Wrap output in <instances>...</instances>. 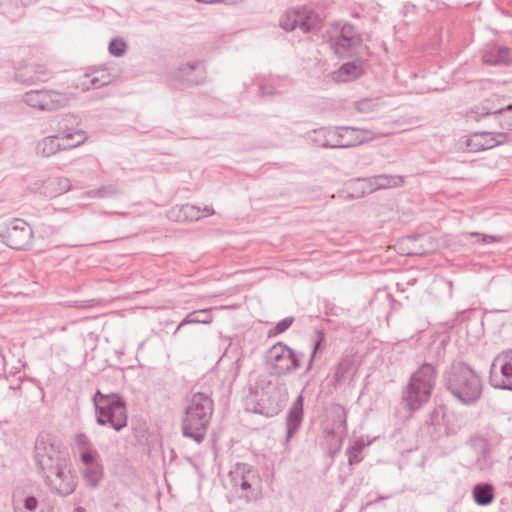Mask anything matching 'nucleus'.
<instances>
[{"label": "nucleus", "instance_id": "obj_6", "mask_svg": "<svg viewBox=\"0 0 512 512\" xmlns=\"http://www.w3.org/2000/svg\"><path fill=\"white\" fill-rule=\"evenodd\" d=\"M232 489L246 501L256 500L261 493V478L250 464L237 462L229 472Z\"/></svg>", "mask_w": 512, "mask_h": 512}, {"label": "nucleus", "instance_id": "obj_21", "mask_svg": "<svg viewBox=\"0 0 512 512\" xmlns=\"http://www.w3.org/2000/svg\"><path fill=\"white\" fill-rule=\"evenodd\" d=\"M482 60L490 66H509L512 63L511 50L506 46H489L483 51Z\"/></svg>", "mask_w": 512, "mask_h": 512}, {"label": "nucleus", "instance_id": "obj_43", "mask_svg": "<svg viewBox=\"0 0 512 512\" xmlns=\"http://www.w3.org/2000/svg\"><path fill=\"white\" fill-rule=\"evenodd\" d=\"M470 236L471 237H481V241L483 243L500 242L503 239L502 236L481 234L479 232H472V233H470Z\"/></svg>", "mask_w": 512, "mask_h": 512}, {"label": "nucleus", "instance_id": "obj_45", "mask_svg": "<svg viewBox=\"0 0 512 512\" xmlns=\"http://www.w3.org/2000/svg\"><path fill=\"white\" fill-rule=\"evenodd\" d=\"M38 503V499L35 496H27L23 500L24 508L30 512H33L37 509Z\"/></svg>", "mask_w": 512, "mask_h": 512}, {"label": "nucleus", "instance_id": "obj_13", "mask_svg": "<svg viewBox=\"0 0 512 512\" xmlns=\"http://www.w3.org/2000/svg\"><path fill=\"white\" fill-rule=\"evenodd\" d=\"M489 381L494 388L512 391V350L501 353L493 360Z\"/></svg>", "mask_w": 512, "mask_h": 512}, {"label": "nucleus", "instance_id": "obj_32", "mask_svg": "<svg viewBox=\"0 0 512 512\" xmlns=\"http://www.w3.org/2000/svg\"><path fill=\"white\" fill-rule=\"evenodd\" d=\"M354 106L359 113H372L377 111L381 104L377 98H363L355 102Z\"/></svg>", "mask_w": 512, "mask_h": 512}, {"label": "nucleus", "instance_id": "obj_11", "mask_svg": "<svg viewBox=\"0 0 512 512\" xmlns=\"http://www.w3.org/2000/svg\"><path fill=\"white\" fill-rule=\"evenodd\" d=\"M22 101L33 109L52 112L65 107L69 103V97L56 90L40 89L26 92Z\"/></svg>", "mask_w": 512, "mask_h": 512}, {"label": "nucleus", "instance_id": "obj_54", "mask_svg": "<svg viewBox=\"0 0 512 512\" xmlns=\"http://www.w3.org/2000/svg\"><path fill=\"white\" fill-rule=\"evenodd\" d=\"M21 495V491L19 488H16L13 492V495H12V498H13V506H14V510L16 511L17 509V506H16V502L17 501H20L19 497Z\"/></svg>", "mask_w": 512, "mask_h": 512}, {"label": "nucleus", "instance_id": "obj_16", "mask_svg": "<svg viewBox=\"0 0 512 512\" xmlns=\"http://www.w3.org/2000/svg\"><path fill=\"white\" fill-rule=\"evenodd\" d=\"M78 125V117L72 114L65 115L58 124V137L61 138L62 141H69L70 139L77 138L75 142L67 143L65 148H75L83 144L87 136L85 132L81 129L76 128Z\"/></svg>", "mask_w": 512, "mask_h": 512}, {"label": "nucleus", "instance_id": "obj_62", "mask_svg": "<svg viewBox=\"0 0 512 512\" xmlns=\"http://www.w3.org/2000/svg\"><path fill=\"white\" fill-rule=\"evenodd\" d=\"M180 329H178V327L175 329V331L173 332V335H176L178 333Z\"/></svg>", "mask_w": 512, "mask_h": 512}, {"label": "nucleus", "instance_id": "obj_52", "mask_svg": "<svg viewBox=\"0 0 512 512\" xmlns=\"http://www.w3.org/2000/svg\"><path fill=\"white\" fill-rule=\"evenodd\" d=\"M366 444L363 441L357 440L354 444L349 448L357 453H361Z\"/></svg>", "mask_w": 512, "mask_h": 512}, {"label": "nucleus", "instance_id": "obj_4", "mask_svg": "<svg viewBox=\"0 0 512 512\" xmlns=\"http://www.w3.org/2000/svg\"><path fill=\"white\" fill-rule=\"evenodd\" d=\"M308 137L313 143L323 148H349L375 138L373 132L369 130L350 126L315 129L309 133Z\"/></svg>", "mask_w": 512, "mask_h": 512}, {"label": "nucleus", "instance_id": "obj_61", "mask_svg": "<svg viewBox=\"0 0 512 512\" xmlns=\"http://www.w3.org/2000/svg\"><path fill=\"white\" fill-rule=\"evenodd\" d=\"M388 498H389L388 496H381V497H379V499H378V500H376L375 502H378L379 500H383V499H388Z\"/></svg>", "mask_w": 512, "mask_h": 512}, {"label": "nucleus", "instance_id": "obj_36", "mask_svg": "<svg viewBox=\"0 0 512 512\" xmlns=\"http://www.w3.org/2000/svg\"><path fill=\"white\" fill-rule=\"evenodd\" d=\"M126 48V42L118 38L112 39L108 46L109 53L114 57L123 56L126 52Z\"/></svg>", "mask_w": 512, "mask_h": 512}, {"label": "nucleus", "instance_id": "obj_50", "mask_svg": "<svg viewBox=\"0 0 512 512\" xmlns=\"http://www.w3.org/2000/svg\"><path fill=\"white\" fill-rule=\"evenodd\" d=\"M259 93L261 96H271L275 94V89L271 85L260 86Z\"/></svg>", "mask_w": 512, "mask_h": 512}, {"label": "nucleus", "instance_id": "obj_23", "mask_svg": "<svg viewBox=\"0 0 512 512\" xmlns=\"http://www.w3.org/2000/svg\"><path fill=\"white\" fill-rule=\"evenodd\" d=\"M299 19V28L304 33L317 32L321 28L320 16L311 9H299Z\"/></svg>", "mask_w": 512, "mask_h": 512}, {"label": "nucleus", "instance_id": "obj_8", "mask_svg": "<svg viewBox=\"0 0 512 512\" xmlns=\"http://www.w3.org/2000/svg\"><path fill=\"white\" fill-rule=\"evenodd\" d=\"M53 494L71 495L77 488V477L72 472L69 458L40 473Z\"/></svg>", "mask_w": 512, "mask_h": 512}, {"label": "nucleus", "instance_id": "obj_20", "mask_svg": "<svg viewBox=\"0 0 512 512\" xmlns=\"http://www.w3.org/2000/svg\"><path fill=\"white\" fill-rule=\"evenodd\" d=\"M304 397L302 394L298 395L296 400L292 403L286 416V437L285 441L289 442L296 432L299 430L304 416L303 411Z\"/></svg>", "mask_w": 512, "mask_h": 512}, {"label": "nucleus", "instance_id": "obj_24", "mask_svg": "<svg viewBox=\"0 0 512 512\" xmlns=\"http://www.w3.org/2000/svg\"><path fill=\"white\" fill-rule=\"evenodd\" d=\"M59 140L61 138L58 137V134L45 137L38 143L37 152L44 157H49L60 150H68L69 148L64 147L67 143H61Z\"/></svg>", "mask_w": 512, "mask_h": 512}, {"label": "nucleus", "instance_id": "obj_10", "mask_svg": "<svg viewBox=\"0 0 512 512\" xmlns=\"http://www.w3.org/2000/svg\"><path fill=\"white\" fill-rule=\"evenodd\" d=\"M362 44V37L357 28L350 24H343L339 30L329 38V45L338 57H350L355 54Z\"/></svg>", "mask_w": 512, "mask_h": 512}, {"label": "nucleus", "instance_id": "obj_38", "mask_svg": "<svg viewBox=\"0 0 512 512\" xmlns=\"http://www.w3.org/2000/svg\"><path fill=\"white\" fill-rule=\"evenodd\" d=\"M294 322V317H286L282 320H280L273 328H271L268 332V336H276L283 332H285L287 329L290 328V326Z\"/></svg>", "mask_w": 512, "mask_h": 512}, {"label": "nucleus", "instance_id": "obj_49", "mask_svg": "<svg viewBox=\"0 0 512 512\" xmlns=\"http://www.w3.org/2000/svg\"><path fill=\"white\" fill-rule=\"evenodd\" d=\"M240 363H241V357L237 356L235 360L232 362L231 368H232V380L234 381L239 373H240Z\"/></svg>", "mask_w": 512, "mask_h": 512}, {"label": "nucleus", "instance_id": "obj_33", "mask_svg": "<svg viewBox=\"0 0 512 512\" xmlns=\"http://www.w3.org/2000/svg\"><path fill=\"white\" fill-rule=\"evenodd\" d=\"M184 221H197L203 217L202 211L199 207L192 204L180 205V210Z\"/></svg>", "mask_w": 512, "mask_h": 512}, {"label": "nucleus", "instance_id": "obj_25", "mask_svg": "<svg viewBox=\"0 0 512 512\" xmlns=\"http://www.w3.org/2000/svg\"><path fill=\"white\" fill-rule=\"evenodd\" d=\"M473 498L476 504L486 506L494 500V488L489 483H478L472 490Z\"/></svg>", "mask_w": 512, "mask_h": 512}, {"label": "nucleus", "instance_id": "obj_15", "mask_svg": "<svg viewBox=\"0 0 512 512\" xmlns=\"http://www.w3.org/2000/svg\"><path fill=\"white\" fill-rule=\"evenodd\" d=\"M504 102V98L499 95H492L468 110L466 118L477 122L482 118L492 116L498 122L506 105Z\"/></svg>", "mask_w": 512, "mask_h": 512}, {"label": "nucleus", "instance_id": "obj_1", "mask_svg": "<svg viewBox=\"0 0 512 512\" xmlns=\"http://www.w3.org/2000/svg\"><path fill=\"white\" fill-rule=\"evenodd\" d=\"M444 384L452 397L465 406L474 405L482 396V378L465 362L451 365L444 374Z\"/></svg>", "mask_w": 512, "mask_h": 512}, {"label": "nucleus", "instance_id": "obj_34", "mask_svg": "<svg viewBox=\"0 0 512 512\" xmlns=\"http://www.w3.org/2000/svg\"><path fill=\"white\" fill-rule=\"evenodd\" d=\"M273 389L277 392V396H271L269 399L272 401L271 404L273 405V411L278 413L287 400L288 392L285 387L275 386Z\"/></svg>", "mask_w": 512, "mask_h": 512}, {"label": "nucleus", "instance_id": "obj_41", "mask_svg": "<svg viewBox=\"0 0 512 512\" xmlns=\"http://www.w3.org/2000/svg\"><path fill=\"white\" fill-rule=\"evenodd\" d=\"M324 343H325L324 332L321 330H317L315 338L313 340L312 353L317 354L318 350L324 345Z\"/></svg>", "mask_w": 512, "mask_h": 512}, {"label": "nucleus", "instance_id": "obj_40", "mask_svg": "<svg viewBox=\"0 0 512 512\" xmlns=\"http://www.w3.org/2000/svg\"><path fill=\"white\" fill-rule=\"evenodd\" d=\"M80 458L85 467L91 466L92 464H99L96 461V452L92 451L91 449L82 452Z\"/></svg>", "mask_w": 512, "mask_h": 512}, {"label": "nucleus", "instance_id": "obj_51", "mask_svg": "<svg viewBox=\"0 0 512 512\" xmlns=\"http://www.w3.org/2000/svg\"><path fill=\"white\" fill-rule=\"evenodd\" d=\"M77 88H81L83 91L90 90L89 82L87 80H84L82 76L79 77L78 82L76 84Z\"/></svg>", "mask_w": 512, "mask_h": 512}, {"label": "nucleus", "instance_id": "obj_46", "mask_svg": "<svg viewBox=\"0 0 512 512\" xmlns=\"http://www.w3.org/2000/svg\"><path fill=\"white\" fill-rule=\"evenodd\" d=\"M490 454V446L486 440H481L479 456L477 462L480 463L481 459L485 460Z\"/></svg>", "mask_w": 512, "mask_h": 512}, {"label": "nucleus", "instance_id": "obj_59", "mask_svg": "<svg viewBox=\"0 0 512 512\" xmlns=\"http://www.w3.org/2000/svg\"><path fill=\"white\" fill-rule=\"evenodd\" d=\"M341 423H342V425H343V432H346V430H347V427H346V419H343Z\"/></svg>", "mask_w": 512, "mask_h": 512}, {"label": "nucleus", "instance_id": "obj_47", "mask_svg": "<svg viewBox=\"0 0 512 512\" xmlns=\"http://www.w3.org/2000/svg\"><path fill=\"white\" fill-rule=\"evenodd\" d=\"M179 210L180 206H175L171 208L168 212V218L176 222H185L184 217L182 216V213Z\"/></svg>", "mask_w": 512, "mask_h": 512}, {"label": "nucleus", "instance_id": "obj_63", "mask_svg": "<svg viewBox=\"0 0 512 512\" xmlns=\"http://www.w3.org/2000/svg\"><path fill=\"white\" fill-rule=\"evenodd\" d=\"M227 354H228V352L226 351V352L223 354V356H222V358H221L220 360H222L223 358L227 357Z\"/></svg>", "mask_w": 512, "mask_h": 512}, {"label": "nucleus", "instance_id": "obj_5", "mask_svg": "<svg viewBox=\"0 0 512 512\" xmlns=\"http://www.w3.org/2000/svg\"><path fill=\"white\" fill-rule=\"evenodd\" d=\"M92 400L98 425H110V427L117 432L127 426L128 416L126 403L119 394H104L98 389Z\"/></svg>", "mask_w": 512, "mask_h": 512}, {"label": "nucleus", "instance_id": "obj_57", "mask_svg": "<svg viewBox=\"0 0 512 512\" xmlns=\"http://www.w3.org/2000/svg\"><path fill=\"white\" fill-rule=\"evenodd\" d=\"M202 211V215L203 217L204 216H210V215H213L215 213L214 209L212 207H209V206H205Z\"/></svg>", "mask_w": 512, "mask_h": 512}, {"label": "nucleus", "instance_id": "obj_39", "mask_svg": "<svg viewBox=\"0 0 512 512\" xmlns=\"http://www.w3.org/2000/svg\"><path fill=\"white\" fill-rule=\"evenodd\" d=\"M357 182L361 185L362 188V195L364 194H370L377 190V188L374 187V182L372 181L371 177L366 178H359L357 179Z\"/></svg>", "mask_w": 512, "mask_h": 512}, {"label": "nucleus", "instance_id": "obj_28", "mask_svg": "<svg viewBox=\"0 0 512 512\" xmlns=\"http://www.w3.org/2000/svg\"><path fill=\"white\" fill-rule=\"evenodd\" d=\"M83 478L90 488H97L103 477V468L100 464H92L83 469Z\"/></svg>", "mask_w": 512, "mask_h": 512}, {"label": "nucleus", "instance_id": "obj_12", "mask_svg": "<svg viewBox=\"0 0 512 512\" xmlns=\"http://www.w3.org/2000/svg\"><path fill=\"white\" fill-rule=\"evenodd\" d=\"M0 236L11 249L24 250L32 242L33 230L26 221L15 218L5 224Z\"/></svg>", "mask_w": 512, "mask_h": 512}, {"label": "nucleus", "instance_id": "obj_35", "mask_svg": "<svg viewBox=\"0 0 512 512\" xmlns=\"http://www.w3.org/2000/svg\"><path fill=\"white\" fill-rule=\"evenodd\" d=\"M49 185L55 187V194H63L71 189L70 180L66 177H55L48 181Z\"/></svg>", "mask_w": 512, "mask_h": 512}, {"label": "nucleus", "instance_id": "obj_17", "mask_svg": "<svg viewBox=\"0 0 512 512\" xmlns=\"http://www.w3.org/2000/svg\"><path fill=\"white\" fill-rule=\"evenodd\" d=\"M50 72L41 64H27L18 67L15 71V81L24 85H33L45 82L50 78Z\"/></svg>", "mask_w": 512, "mask_h": 512}, {"label": "nucleus", "instance_id": "obj_2", "mask_svg": "<svg viewBox=\"0 0 512 512\" xmlns=\"http://www.w3.org/2000/svg\"><path fill=\"white\" fill-rule=\"evenodd\" d=\"M214 412V401L203 392L192 394L181 421L182 434L200 444L205 439Z\"/></svg>", "mask_w": 512, "mask_h": 512}, {"label": "nucleus", "instance_id": "obj_42", "mask_svg": "<svg viewBox=\"0 0 512 512\" xmlns=\"http://www.w3.org/2000/svg\"><path fill=\"white\" fill-rule=\"evenodd\" d=\"M75 443L80 449L89 450L91 447V442L84 433L76 434Z\"/></svg>", "mask_w": 512, "mask_h": 512}, {"label": "nucleus", "instance_id": "obj_30", "mask_svg": "<svg viewBox=\"0 0 512 512\" xmlns=\"http://www.w3.org/2000/svg\"><path fill=\"white\" fill-rule=\"evenodd\" d=\"M96 73L99 71L93 70L82 75V78L89 82L91 89H98L111 83V76L105 70H102V78H98Z\"/></svg>", "mask_w": 512, "mask_h": 512}, {"label": "nucleus", "instance_id": "obj_48", "mask_svg": "<svg viewBox=\"0 0 512 512\" xmlns=\"http://www.w3.org/2000/svg\"><path fill=\"white\" fill-rule=\"evenodd\" d=\"M347 455H348V463L351 466L359 464L363 459V457L361 456V453H357L351 449L347 450Z\"/></svg>", "mask_w": 512, "mask_h": 512}, {"label": "nucleus", "instance_id": "obj_27", "mask_svg": "<svg viewBox=\"0 0 512 512\" xmlns=\"http://www.w3.org/2000/svg\"><path fill=\"white\" fill-rule=\"evenodd\" d=\"M213 320L211 315V309H202L193 311L187 314V316L179 323L178 329L188 324H210Z\"/></svg>", "mask_w": 512, "mask_h": 512}, {"label": "nucleus", "instance_id": "obj_58", "mask_svg": "<svg viewBox=\"0 0 512 512\" xmlns=\"http://www.w3.org/2000/svg\"><path fill=\"white\" fill-rule=\"evenodd\" d=\"M74 512H86V510L83 507H77L74 509Z\"/></svg>", "mask_w": 512, "mask_h": 512}, {"label": "nucleus", "instance_id": "obj_64", "mask_svg": "<svg viewBox=\"0 0 512 512\" xmlns=\"http://www.w3.org/2000/svg\"><path fill=\"white\" fill-rule=\"evenodd\" d=\"M328 435H334V431L333 430L328 431Z\"/></svg>", "mask_w": 512, "mask_h": 512}, {"label": "nucleus", "instance_id": "obj_56", "mask_svg": "<svg viewBox=\"0 0 512 512\" xmlns=\"http://www.w3.org/2000/svg\"><path fill=\"white\" fill-rule=\"evenodd\" d=\"M315 359H316V354L311 352V355L309 357V360H308V363H307V367H306V370H305L306 373L311 370Z\"/></svg>", "mask_w": 512, "mask_h": 512}, {"label": "nucleus", "instance_id": "obj_18", "mask_svg": "<svg viewBox=\"0 0 512 512\" xmlns=\"http://www.w3.org/2000/svg\"><path fill=\"white\" fill-rule=\"evenodd\" d=\"M174 78L183 84L200 85L205 80V70L201 62H188L178 67Z\"/></svg>", "mask_w": 512, "mask_h": 512}, {"label": "nucleus", "instance_id": "obj_9", "mask_svg": "<svg viewBox=\"0 0 512 512\" xmlns=\"http://www.w3.org/2000/svg\"><path fill=\"white\" fill-rule=\"evenodd\" d=\"M60 443L48 432H41L35 441V461L40 473L67 459Z\"/></svg>", "mask_w": 512, "mask_h": 512}, {"label": "nucleus", "instance_id": "obj_19", "mask_svg": "<svg viewBox=\"0 0 512 512\" xmlns=\"http://www.w3.org/2000/svg\"><path fill=\"white\" fill-rule=\"evenodd\" d=\"M504 134L494 135L490 132H475L466 141L469 151L479 152L494 148L503 142Z\"/></svg>", "mask_w": 512, "mask_h": 512}, {"label": "nucleus", "instance_id": "obj_14", "mask_svg": "<svg viewBox=\"0 0 512 512\" xmlns=\"http://www.w3.org/2000/svg\"><path fill=\"white\" fill-rule=\"evenodd\" d=\"M424 426L433 441L455 434L456 430L449 425L444 406L434 407L424 421Z\"/></svg>", "mask_w": 512, "mask_h": 512}, {"label": "nucleus", "instance_id": "obj_60", "mask_svg": "<svg viewBox=\"0 0 512 512\" xmlns=\"http://www.w3.org/2000/svg\"><path fill=\"white\" fill-rule=\"evenodd\" d=\"M77 138L70 139L69 141H62V143H72L75 142Z\"/></svg>", "mask_w": 512, "mask_h": 512}, {"label": "nucleus", "instance_id": "obj_26", "mask_svg": "<svg viewBox=\"0 0 512 512\" xmlns=\"http://www.w3.org/2000/svg\"><path fill=\"white\" fill-rule=\"evenodd\" d=\"M372 181L377 190L400 187L404 184V178L402 176L389 174L372 176Z\"/></svg>", "mask_w": 512, "mask_h": 512}, {"label": "nucleus", "instance_id": "obj_44", "mask_svg": "<svg viewBox=\"0 0 512 512\" xmlns=\"http://www.w3.org/2000/svg\"><path fill=\"white\" fill-rule=\"evenodd\" d=\"M96 304L95 299L69 301L68 306L74 308H89Z\"/></svg>", "mask_w": 512, "mask_h": 512}, {"label": "nucleus", "instance_id": "obj_55", "mask_svg": "<svg viewBox=\"0 0 512 512\" xmlns=\"http://www.w3.org/2000/svg\"><path fill=\"white\" fill-rule=\"evenodd\" d=\"M5 366H6L5 356L2 352V350L0 349V377L2 376L3 372L5 371Z\"/></svg>", "mask_w": 512, "mask_h": 512}, {"label": "nucleus", "instance_id": "obj_3", "mask_svg": "<svg viewBox=\"0 0 512 512\" xmlns=\"http://www.w3.org/2000/svg\"><path fill=\"white\" fill-rule=\"evenodd\" d=\"M437 369L428 362H424L411 375L406 389L402 393V400L410 411L420 409L427 403L436 383Z\"/></svg>", "mask_w": 512, "mask_h": 512}, {"label": "nucleus", "instance_id": "obj_53", "mask_svg": "<svg viewBox=\"0 0 512 512\" xmlns=\"http://www.w3.org/2000/svg\"><path fill=\"white\" fill-rule=\"evenodd\" d=\"M199 3H205V4H215V3H225V4H233L234 0H195Z\"/></svg>", "mask_w": 512, "mask_h": 512}, {"label": "nucleus", "instance_id": "obj_22", "mask_svg": "<svg viewBox=\"0 0 512 512\" xmlns=\"http://www.w3.org/2000/svg\"><path fill=\"white\" fill-rule=\"evenodd\" d=\"M364 72L365 70L361 63L354 61L346 62L333 73V79L338 82H350L360 78Z\"/></svg>", "mask_w": 512, "mask_h": 512}, {"label": "nucleus", "instance_id": "obj_37", "mask_svg": "<svg viewBox=\"0 0 512 512\" xmlns=\"http://www.w3.org/2000/svg\"><path fill=\"white\" fill-rule=\"evenodd\" d=\"M499 126L505 130L512 131V104L508 103L505 105L502 115L498 121Z\"/></svg>", "mask_w": 512, "mask_h": 512}, {"label": "nucleus", "instance_id": "obj_29", "mask_svg": "<svg viewBox=\"0 0 512 512\" xmlns=\"http://www.w3.org/2000/svg\"><path fill=\"white\" fill-rule=\"evenodd\" d=\"M121 193V188L117 183L103 185L97 189L87 192V196L91 198H111Z\"/></svg>", "mask_w": 512, "mask_h": 512}, {"label": "nucleus", "instance_id": "obj_31", "mask_svg": "<svg viewBox=\"0 0 512 512\" xmlns=\"http://www.w3.org/2000/svg\"><path fill=\"white\" fill-rule=\"evenodd\" d=\"M299 21V9L291 10L280 17L279 25L285 31H293L296 27H299Z\"/></svg>", "mask_w": 512, "mask_h": 512}, {"label": "nucleus", "instance_id": "obj_7", "mask_svg": "<svg viewBox=\"0 0 512 512\" xmlns=\"http://www.w3.org/2000/svg\"><path fill=\"white\" fill-rule=\"evenodd\" d=\"M303 357V352L277 342L267 351L266 364L272 375L287 376L300 368Z\"/></svg>", "mask_w": 512, "mask_h": 512}]
</instances>
